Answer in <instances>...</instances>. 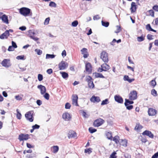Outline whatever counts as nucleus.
<instances>
[{
  "mask_svg": "<svg viewBox=\"0 0 158 158\" xmlns=\"http://www.w3.org/2000/svg\"><path fill=\"white\" fill-rule=\"evenodd\" d=\"M19 12L24 16H28L31 13L32 14L31 10L27 7H22L20 8L19 9Z\"/></svg>",
  "mask_w": 158,
  "mask_h": 158,
  "instance_id": "nucleus-1",
  "label": "nucleus"
},
{
  "mask_svg": "<svg viewBox=\"0 0 158 158\" xmlns=\"http://www.w3.org/2000/svg\"><path fill=\"white\" fill-rule=\"evenodd\" d=\"M33 111H30L27 112L25 114V117L26 119L30 122H32L34 120V117L33 116Z\"/></svg>",
  "mask_w": 158,
  "mask_h": 158,
  "instance_id": "nucleus-2",
  "label": "nucleus"
},
{
  "mask_svg": "<svg viewBox=\"0 0 158 158\" xmlns=\"http://www.w3.org/2000/svg\"><path fill=\"white\" fill-rule=\"evenodd\" d=\"M86 81L88 83V85L90 88H93L94 85L93 82V80L92 78L89 76H87L85 77Z\"/></svg>",
  "mask_w": 158,
  "mask_h": 158,
  "instance_id": "nucleus-3",
  "label": "nucleus"
},
{
  "mask_svg": "<svg viewBox=\"0 0 158 158\" xmlns=\"http://www.w3.org/2000/svg\"><path fill=\"white\" fill-rule=\"evenodd\" d=\"M105 122L103 119L99 118L95 120L93 125L94 127H98L102 125Z\"/></svg>",
  "mask_w": 158,
  "mask_h": 158,
  "instance_id": "nucleus-4",
  "label": "nucleus"
},
{
  "mask_svg": "<svg viewBox=\"0 0 158 158\" xmlns=\"http://www.w3.org/2000/svg\"><path fill=\"white\" fill-rule=\"evenodd\" d=\"M101 67V68H99L98 70V71L100 72H101L102 71H107L110 68V66L106 63L102 64Z\"/></svg>",
  "mask_w": 158,
  "mask_h": 158,
  "instance_id": "nucleus-5",
  "label": "nucleus"
},
{
  "mask_svg": "<svg viewBox=\"0 0 158 158\" xmlns=\"http://www.w3.org/2000/svg\"><path fill=\"white\" fill-rule=\"evenodd\" d=\"M101 58L105 63H107L108 61V54L105 51H103L101 53Z\"/></svg>",
  "mask_w": 158,
  "mask_h": 158,
  "instance_id": "nucleus-6",
  "label": "nucleus"
},
{
  "mask_svg": "<svg viewBox=\"0 0 158 158\" xmlns=\"http://www.w3.org/2000/svg\"><path fill=\"white\" fill-rule=\"evenodd\" d=\"M1 64L3 66L6 68H8L11 65L9 59H4L1 63Z\"/></svg>",
  "mask_w": 158,
  "mask_h": 158,
  "instance_id": "nucleus-7",
  "label": "nucleus"
},
{
  "mask_svg": "<svg viewBox=\"0 0 158 158\" xmlns=\"http://www.w3.org/2000/svg\"><path fill=\"white\" fill-rule=\"evenodd\" d=\"M68 66V64L67 62L62 61L59 64V69L60 70H64Z\"/></svg>",
  "mask_w": 158,
  "mask_h": 158,
  "instance_id": "nucleus-8",
  "label": "nucleus"
},
{
  "mask_svg": "<svg viewBox=\"0 0 158 158\" xmlns=\"http://www.w3.org/2000/svg\"><path fill=\"white\" fill-rule=\"evenodd\" d=\"M137 98V93L136 91L131 92L129 94V98L131 100H134Z\"/></svg>",
  "mask_w": 158,
  "mask_h": 158,
  "instance_id": "nucleus-9",
  "label": "nucleus"
},
{
  "mask_svg": "<svg viewBox=\"0 0 158 158\" xmlns=\"http://www.w3.org/2000/svg\"><path fill=\"white\" fill-rule=\"evenodd\" d=\"M28 32V35L29 36V37L30 38H31V39L33 40H34L35 41H37L39 40V38L34 36V35L35 34V33L32 30H29Z\"/></svg>",
  "mask_w": 158,
  "mask_h": 158,
  "instance_id": "nucleus-10",
  "label": "nucleus"
},
{
  "mask_svg": "<svg viewBox=\"0 0 158 158\" xmlns=\"http://www.w3.org/2000/svg\"><path fill=\"white\" fill-rule=\"evenodd\" d=\"M78 96L76 94H73L72 95V102L73 105L76 106H78Z\"/></svg>",
  "mask_w": 158,
  "mask_h": 158,
  "instance_id": "nucleus-11",
  "label": "nucleus"
},
{
  "mask_svg": "<svg viewBox=\"0 0 158 158\" xmlns=\"http://www.w3.org/2000/svg\"><path fill=\"white\" fill-rule=\"evenodd\" d=\"M18 139L20 141L27 140L29 139V135L27 134H21L19 135Z\"/></svg>",
  "mask_w": 158,
  "mask_h": 158,
  "instance_id": "nucleus-12",
  "label": "nucleus"
},
{
  "mask_svg": "<svg viewBox=\"0 0 158 158\" xmlns=\"http://www.w3.org/2000/svg\"><path fill=\"white\" fill-rule=\"evenodd\" d=\"M85 70L89 74L91 73L92 71V67L91 64L87 63L85 64Z\"/></svg>",
  "mask_w": 158,
  "mask_h": 158,
  "instance_id": "nucleus-13",
  "label": "nucleus"
},
{
  "mask_svg": "<svg viewBox=\"0 0 158 158\" xmlns=\"http://www.w3.org/2000/svg\"><path fill=\"white\" fill-rule=\"evenodd\" d=\"M148 113L149 116H153L156 114L157 110L153 108H149L148 110Z\"/></svg>",
  "mask_w": 158,
  "mask_h": 158,
  "instance_id": "nucleus-14",
  "label": "nucleus"
},
{
  "mask_svg": "<svg viewBox=\"0 0 158 158\" xmlns=\"http://www.w3.org/2000/svg\"><path fill=\"white\" fill-rule=\"evenodd\" d=\"M142 134L143 135L148 136L151 138H153L154 137L153 134L151 131L148 130H145L142 133Z\"/></svg>",
  "mask_w": 158,
  "mask_h": 158,
  "instance_id": "nucleus-15",
  "label": "nucleus"
},
{
  "mask_svg": "<svg viewBox=\"0 0 158 158\" xmlns=\"http://www.w3.org/2000/svg\"><path fill=\"white\" fill-rule=\"evenodd\" d=\"M37 88L40 89V93L42 95H43L46 92V89L45 86L40 85H38Z\"/></svg>",
  "mask_w": 158,
  "mask_h": 158,
  "instance_id": "nucleus-16",
  "label": "nucleus"
},
{
  "mask_svg": "<svg viewBox=\"0 0 158 158\" xmlns=\"http://www.w3.org/2000/svg\"><path fill=\"white\" fill-rule=\"evenodd\" d=\"M62 118L66 121H69L71 118L70 114L68 112L64 113L62 115Z\"/></svg>",
  "mask_w": 158,
  "mask_h": 158,
  "instance_id": "nucleus-17",
  "label": "nucleus"
},
{
  "mask_svg": "<svg viewBox=\"0 0 158 158\" xmlns=\"http://www.w3.org/2000/svg\"><path fill=\"white\" fill-rule=\"evenodd\" d=\"M115 101L119 103H123V99L119 95H116L114 97Z\"/></svg>",
  "mask_w": 158,
  "mask_h": 158,
  "instance_id": "nucleus-18",
  "label": "nucleus"
},
{
  "mask_svg": "<svg viewBox=\"0 0 158 158\" xmlns=\"http://www.w3.org/2000/svg\"><path fill=\"white\" fill-rule=\"evenodd\" d=\"M9 35L10 33H8V31H6L0 36V38L1 39H6Z\"/></svg>",
  "mask_w": 158,
  "mask_h": 158,
  "instance_id": "nucleus-19",
  "label": "nucleus"
},
{
  "mask_svg": "<svg viewBox=\"0 0 158 158\" xmlns=\"http://www.w3.org/2000/svg\"><path fill=\"white\" fill-rule=\"evenodd\" d=\"M81 52L82 54L83 55V56L84 58H86L88 57L89 54L88 53V50L87 48H83L81 50Z\"/></svg>",
  "mask_w": 158,
  "mask_h": 158,
  "instance_id": "nucleus-20",
  "label": "nucleus"
},
{
  "mask_svg": "<svg viewBox=\"0 0 158 158\" xmlns=\"http://www.w3.org/2000/svg\"><path fill=\"white\" fill-rule=\"evenodd\" d=\"M91 102H98L100 101V98L98 97H96L93 96L90 99Z\"/></svg>",
  "mask_w": 158,
  "mask_h": 158,
  "instance_id": "nucleus-21",
  "label": "nucleus"
},
{
  "mask_svg": "<svg viewBox=\"0 0 158 158\" xmlns=\"http://www.w3.org/2000/svg\"><path fill=\"white\" fill-rule=\"evenodd\" d=\"M137 8V6L135 2H132L131 4V7L130 9L131 13H134L136 11Z\"/></svg>",
  "mask_w": 158,
  "mask_h": 158,
  "instance_id": "nucleus-22",
  "label": "nucleus"
},
{
  "mask_svg": "<svg viewBox=\"0 0 158 158\" xmlns=\"http://www.w3.org/2000/svg\"><path fill=\"white\" fill-rule=\"evenodd\" d=\"M2 21L5 23L8 24L9 23L7 16L5 14L3 15L1 19Z\"/></svg>",
  "mask_w": 158,
  "mask_h": 158,
  "instance_id": "nucleus-23",
  "label": "nucleus"
},
{
  "mask_svg": "<svg viewBox=\"0 0 158 158\" xmlns=\"http://www.w3.org/2000/svg\"><path fill=\"white\" fill-rule=\"evenodd\" d=\"M76 136V132L73 131H71L69 132L68 136L69 138H74Z\"/></svg>",
  "mask_w": 158,
  "mask_h": 158,
  "instance_id": "nucleus-24",
  "label": "nucleus"
},
{
  "mask_svg": "<svg viewBox=\"0 0 158 158\" xmlns=\"http://www.w3.org/2000/svg\"><path fill=\"white\" fill-rule=\"evenodd\" d=\"M60 73L62 77L64 79H66L69 77L68 73L65 72L60 71Z\"/></svg>",
  "mask_w": 158,
  "mask_h": 158,
  "instance_id": "nucleus-25",
  "label": "nucleus"
},
{
  "mask_svg": "<svg viewBox=\"0 0 158 158\" xmlns=\"http://www.w3.org/2000/svg\"><path fill=\"white\" fill-rule=\"evenodd\" d=\"M93 75L95 76V78H104L105 77L102 75V73H95L93 74Z\"/></svg>",
  "mask_w": 158,
  "mask_h": 158,
  "instance_id": "nucleus-26",
  "label": "nucleus"
},
{
  "mask_svg": "<svg viewBox=\"0 0 158 158\" xmlns=\"http://www.w3.org/2000/svg\"><path fill=\"white\" fill-rule=\"evenodd\" d=\"M52 148H53L52 152L54 153H57L59 150V148L58 146H53Z\"/></svg>",
  "mask_w": 158,
  "mask_h": 158,
  "instance_id": "nucleus-27",
  "label": "nucleus"
},
{
  "mask_svg": "<svg viewBox=\"0 0 158 158\" xmlns=\"http://www.w3.org/2000/svg\"><path fill=\"white\" fill-rule=\"evenodd\" d=\"M119 137L118 136H114L113 139V140L117 144L119 143Z\"/></svg>",
  "mask_w": 158,
  "mask_h": 158,
  "instance_id": "nucleus-28",
  "label": "nucleus"
},
{
  "mask_svg": "<svg viewBox=\"0 0 158 158\" xmlns=\"http://www.w3.org/2000/svg\"><path fill=\"white\" fill-rule=\"evenodd\" d=\"M106 135L108 139L112 140V136L111 132H108L106 133Z\"/></svg>",
  "mask_w": 158,
  "mask_h": 158,
  "instance_id": "nucleus-29",
  "label": "nucleus"
},
{
  "mask_svg": "<svg viewBox=\"0 0 158 158\" xmlns=\"http://www.w3.org/2000/svg\"><path fill=\"white\" fill-rule=\"evenodd\" d=\"M125 102L124 103V104L125 106H127V105H129V104H132L134 103V102L132 101H130L129 100L126 99Z\"/></svg>",
  "mask_w": 158,
  "mask_h": 158,
  "instance_id": "nucleus-30",
  "label": "nucleus"
},
{
  "mask_svg": "<svg viewBox=\"0 0 158 158\" xmlns=\"http://www.w3.org/2000/svg\"><path fill=\"white\" fill-rule=\"evenodd\" d=\"M144 40V36L142 35L138 37L137 40L139 42H141L143 41Z\"/></svg>",
  "mask_w": 158,
  "mask_h": 158,
  "instance_id": "nucleus-31",
  "label": "nucleus"
},
{
  "mask_svg": "<svg viewBox=\"0 0 158 158\" xmlns=\"http://www.w3.org/2000/svg\"><path fill=\"white\" fill-rule=\"evenodd\" d=\"M102 24L103 26L106 27H107L109 25V23L108 22H105L103 20L102 21Z\"/></svg>",
  "mask_w": 158,
  "mask_h": 158,
  "instance_id": "nucleus-32",
  "label": "nucleus"
},
{
  "mask_svg": "<svg viewBox=\"0 0 158 158\" xmlns=\"http://www.w3.org/2000/svg\"><path fill=\"white\" fill-rule=\"evenodd\" d=\"M127 140L126 139H124V140H122V141L121 142V144L122 146L124 147H126L127 146Z\"/></svg>",
  "mask_w": 158,
  "mask_h": 158,
  "instance_id": "nucleus-33",
  "label": "nucleus"
},
{
  "mask_svg": "<svg viewBox=\"0 0 158 158\" xmlns=\"http://www.w3.org/2000/svg\"><path fill=\"white\" fill-rule=\"evenodd\" d=\"M55 56L53 54H47L46 55V59H52L54 58Z\"/></svg>",
  "mask_w": 158,
  "mask_h": 158,
  "instance_id": "nucleus-34",
  "label": "nucleus"
},
{
  "mask_svg": "<svg viewBox=\"0 0 158 158\" xmlns=\"http://www.w3.org/2000/svg\"><path fill=\"white\" fill-rule=\"evenodd\" d=\"M109 103V102L108 101V99L107 98L105 99V100L102 101V102L101 105H105Z\"/></svg>",
  "mask_w": 158,
  "mask_h": 158,
  "instance_id": "nucleus-35",
  "label": "nucleus"
},
{
  "mask_svg": "<svg viewBox=\"0 0 158 158\" xmlns=\"http://www.w3.org/2000/svg\"><path fill=\"white\" fill-rule=\"evenodd\" d=\"M16 111L17 112L16 117L18 119H20L21 118L22 115L19 112L18 109H17Z\"/></svg>",
  "mask_w": 158,
  "mask_h": 158,
  "instance_id": "nucleus-36",
  "label": "nucleus"
},
{
  "mask_svg": "<svg viewBox=\"0 0 158 158\" xmlns=\"http://www.w3.org/2000/svg\"><path fill=\"white\" fill-rule=\"evenodd\" d=\"M89 131L90 133H93L96 131L97 130L92 127H90L89 129Z\"/></svg>",
  "mask_w": 158,
  "mask_h": 158,
  "instance_id": "nucleus-37",
  "label": "nucleus"
},
{
  "mask_svg": "<svg viewBox=\"0 0 158 158\" xmlns=\"http://www.w3.org/2000/svg\"><path fill=\"white\" fill-rule=\"evenodd\" d=\"M147 13H148L149 15L151 16L152 17L154 16V13L153 10H151L148 11Z\"/></svg>",
  "mask_w": 158,
  "mask_h": 158,
  "instance_id": "nucleus-38",
  "label": "nucleus"
},
{
  "mask_svg": "<svg viewBox=\"0 0 158 158\" xmlns=\"http://www.w3.org/2000/svg\"><path fill=\"white\" fill-rule=\"evenodd\" d=\"M151 94L154 97H156L157 95L156 91L154 89H153L151 90Z\"/></svg>",
  "mask_w": 158,
  "mask_h": 158,
  "instance_id": "nucleus-39",
  "label": "nucleus"
},
{
  "mask_svg": "<svg viewBox=\"0 0 158 158\" xmlns=\"http://www.w3.org/2000/svg\"><path fill=\"white\" fill-rule=\"evenodd\" d=\"M43 95V96L45 99L47 100H48L49 99L50 95L48 93L46 92Z\"/></svg>",
  "mask_w": 158,
  "mask_h": 158,
  "instance_id": "nucleus-40",
  "label": "nucleus"
},
{
  "mask_svg": "<svg viewBox=\"0 0 158 158\" xmlns=\"http://www.w3.org/2000/svg\"><path fill=\"white\" fill-rule=\"evenodd\" d=\"M49 6L51 7H56V4L53 2H51L49 4Z\"/></svg>",
  "mask_w": 158,
  "mask_h": 158,
  "instance_id": "nucleus-41",
  "label": "nucleus"
},
{
  "mask_svg": "<svg viewBox=\"0 0 158 158\" xmlns=\"http://www.w3.org/2000/svg\"><path fill=\"white\" fill-rule=\"evenodd\" d=\"M91 150L92 149L91 148L85 149V150L84 152L85 153H88V154H89L92 152Z\"/></svg>",
  "mask_w": 158,
  "mask_h": 158,
  "instance_id": "nucleus-42",
  "label": "nucleus"
},
{
  "mask_svg": "<svg viewBox=\"0 0 158 158\" xmlns=\"http://www.w3.org/2000/svg\"><path fill=\"white\" fill-rule=\"evenodd\" d=\"M35 52H36L37 54L39 55H41L42 53V51L41 50L38 49H35Z\"/></svg>",
  "mask_w": 158,
  "mask_h": 158,
  "instance_id": "nucleus-43",
  "label": "nucleus"
},
{
  "mask_svg": "<svg viewBox=\"0 0 158 158\" xmlns=\"http://www.w3.org/2000/svg\"><path fill=\"white\" fill-rule=\"evenodd\" d=\"M142 126L139 124H137L135 126V130H139L142 128Z\"/></svg>",
  "mask_w": 158,
  "mask_h": 158,
  "instance_id": "nucleus-44",
  "label": "nucleus"
},
{
  "mask_svg": "<svg viewBox=\"0 0 158 158\" xmlns=\"http://www.w3.org/2000/svg\"><path fill=\"white\" fill-rule=\"evenodd\" d=\"M78 24V22L77 20H75L72 23V26L73 27H76Z\"/></svg>",
  "mask_w": 158,
  "mask_h": 158,
  "instance_id": "nucleus-45",
  "label": "nucleus"
},
{
  "mask_svg": "<svg viewBox=\"0 0 158 158\" xmlns=\"http://www.w3.org/2000/svg\"><path fill=\"white\" fill-rule=\"evenodd\" d=\"M146 29L149 31H151L152 28L151 25L150 24H148L146 26Z\"/></svg>",
  "mask_w": 158,
  "mask_h": 158,
  "instance_id": "nucleus-46",
  "label": "nucleus"
},
{
  "mask_svg": "<svg viewBox=\"0 0 158 158\" xmlns=\"http://www.w3.org/2000/svg\"><path fill=\"white\" fill-rule=\"evenodd\" d=\"M38 80L40 81L43 79V76L41 74H39L38 75Z\"/></svg>",
  "mask_w": 158,
  "mask_h": 158,
  "instance_id": "nucleus-47",
  "label": "nucleus"
},
{
  "mask_svg": "<svg viewBox=\"0 0 158 158\" xmlns=\"http://www.w3.org/2000/svg\"><path fill=\"white\" fill-rule=\"evenodd\" d=\"M117 27V30L116 31H115V32L116 33H118L121 30V27L119 26H116Z\"/></svg>",
  "mask_w": 158,
  "mask_h": 158,
  "instance_id": "nucleus-48",
  "label": "nucleus"
},
{
  "mask_svg": "<svg viewBox=\"0 0 158 158\" xmlns=\"http://www.w3.org/2000/svg\"><path fill=\"white\" fill-rule=\"evenodd\" d=\"M16 58L17 60H24V56L23 55L18 56H17Z\"/></svg>",
  "mask_w": 158,
  "mask_h": 158,
  "instance_id": "nucleus-49",
  "label": "nucleus"
},
{
  "mask_svg": "<svg viewBox=\"0 0 158 158\" xmlns=\"http://www.w3.org/2000/svg\"><path fill=\"white\" fill-rule=\"evenodd\" d=\"M116 154V153L115 152H113L110 155V158H116L117 157L115 156Z\"/></svg>",
  "mask_w": 158,
  "mask_h": 158,
  "instance_id": "nucleus-50",
  "label": "nucleus"
},
{
  "mask_svg": "<svg viewBox=\"0 0 158 158\" xmlns=\"http://www.w3.org/2000/svg\"><path fill=\"white\" fill-rule=\"evenodd\" d=\"M156 82L155 80H152L151 81V85L154 87L156 85Z\"/></svg>",
  "mask_w": 158,
  "mask_h": 158,
  "instance_id": "nucleus-51",
  "label": "nucleus"
},
{
  "mask_svg": "<svg viewBox=\"0 0 158 158\" xmlns=\"http://www.w3.org/2000/svg\"><path fill=\"white\" fill-rule=\"evenodd\" d=\"M50 20V18L49 17L45 19L44 24V25H48L49 23Z\"/></svg>",
  "mask_w": 158,
  "mask_h": 158,
  "instance_id": "nucleus-52",
  "label": "nucleus"
},
{
  "mask_svg": "<svg viewBox=\"0 0 158 158\" xmlns=\"http://www.w3.org/2000/svg\"><path fill=\"white\" fill-rule=\"evenodd\" d=\"M40 127V126L35 124L34 125H33L32 126V128L33 129L35 130L36 129H38Z\"/></svg>",
  "mask_w": 158,
  "mask_h": 158,
  "instance_id": "nucleus-53",
  "label": "nucleus"
},
{
  "mask_svg": "<svg viewBox=\"0 0 158 158\" xmlns=\"http://www.w3.org/2000/svg\"><path fill=\"white\" fill-rule=\"evenodd\" d=\"M71 107V105L68 102H67L65 105V108L66 109H69Z\"/></svg>",
  "mask_w": 158,
  "mask_h": 158,
  "instance_id": "nucleus-54",
  "label": "nucleus"
},
{
  "mask_svg": "<svg viewBox=\"0 0 158 158\" xmlns=\"http://www.w3.org/2000/svg\"><path fill=\"white\" fill-rule=\"evenodd\" d=\"M100 18V17H99V15H95L93 17V19L94 20H98Z\"/></svg>",
  "mask_w": 158,
  "mask_h": 158,
  "instance_id": "nucleus-55",
  "label": "nucleus"
},
{
  "mask_svg": "<svg viewBox=\"0 0 158 158\" xmlns=\"http://www.w3.org/2000/svg\"><path fill=\"white\" fill-rule=\"evenodd\" d=\"M153 35H150V34H148L147 35V39L149 40H152L153 39Z\"/></svg>",
  "mask_w": 158,
  "mask_h": 158,
  "instance_id": "nucleus-56",
  "label": "nucleus"
},
{
  "mask_svg": "<svg viewBox=\"0 0 158 158\" xmlns=\"http://www.w3.org/2000/svg\"><path fill=\"white\" fill-rule=\"evenodd\" d=\"M12 46L15 48H16L17 47V46L16 44V43L14 41H12Z\"/></svg>",
  "mask_w": 158,
  "mask_h": 158,
  "instance_id": "nucleus-57",
  "label": "nucleus"
},
{
  "mask_svg": "<svg viewBox=\"0 0 158 158\" xmlns=\"http://www.w3.org/2000/svg\"><path fill=\"white\" fill-rule=\"evenodd\" d=\"M126 107V108L127 110H131L133 108V106L132 105H127V106H125Z\"/></svg>",
  "mask_w": 158,
  "mask_h": 158,
  "instance_id": "nucleus-58",
  "label": "nucleus"
},
{
  "mask_svg": "<svg viewBox=\"0 0 158 158\" xmlns=\"http://www.w3.org/2000/svg\"><path fill=\"white\" fill-rule=\"evenodd\" d=\"M152 9L155 11H158V6L155 5L152 7Z\"/></svg>",
  "mask_w": 158,
  "mask_h": 158,
  "instance_id": "nucleus-59",
  "label": "nucleus"
},
{
  "mask_svg": "<svg viewBox=\"0 0 158 158\" xmlns=\"http://www.w3.org/2000/svg\"><path fill=\"white\" fill-rule=\"evenodd\" d=\"M15 98L17 100H21L22 99V98L19 95H17L15 97Z\"/></svg>",
  "mask_w": 158,
  "mask_h": 158,
  "instance_id": "nucleus-60",
  "label": "nucleus"
},
{
  "mask_svg": "<svg viewBox=\"0 0 158 158\" xmlns=\"http://www.w3.org/2000/svg\"><path fill=\"white\" fill-rule=\"evenodd\" d=\"M53 72V71H52V69H48L47 70V73L49 74H51V73H52Z\"/></svg>",
  "mask_w": 158,
  "mask_h": 158,
  "instance_id": "nucleus-61",
  "label": "nucleus"
},
{
  "mask_svg": "<svg viewBox=\"0 0 158 158\" xmlns=\"http://www.w3.org/2000/svg\"><path fill=\"white\" fill-rule=\"evenodd\" d=\"M14 50V48L12 46H10L9 47L8 50L9 51H13Z\"/></svg>",
  "mask_w": 158,
  "mask_h": 158,
  "instance_id": "nucleus-62",
  "label": "nucleus"
},
{
  "mask_svg": "<svg viewBox=\"0 0 158 158\" xmlns=\"http://www.w3.org/2000/svg\"><path fill=\"white\" fill-rule=\"evenodd\" d=\"M116 40L115 39H114L110 43V44L113 46L115 45V43L116 42Z\"/></svg>",
  "mask_w": 158,
  "mask_h": 158,
  "instance_id": "nucleus-63",
  "label": "nucleus"
},
{
  "mask_svg": "<svg viewBox=\"0 0 158 158\" xmlns=\"http://www.w3.org/2000/svg\"><path fill=\"white\" fill-rule=\"evenodd\" d=\"M151 158H158V152L155 153L153 155Z\"/></svg>",
  "mask_w": 158,
  "mask_h": 158,
  "instance_id": "nucleus-64",
  "label": "nucleus"
}]
</instances>
